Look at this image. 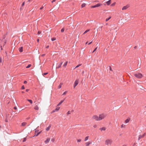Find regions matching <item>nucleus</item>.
<instances>
[{
    "instance_id": "obj_14",
    "label": "nucleus",
    "mask_w": 146,
    "mask_h": 146,
    "mask_svg": "<svg viewBox=\"0 0 146 146\" xmlns=\"http://www.w3.org/2000/svg\"><path fill=\"white\" fill-rule=\"evenodd\" d=\"M130 120V118H128L127 119H126V120H125V123H128V122H129V121Z\"/></svg>"
},
{
    "instance_id": "obj_49",
    "label": "nucleus",
    "mask_w": 146,
    "mask_h": 146,
    "mask_svg": "<svg viewBox=\"0 0 146 146\" xmlns=\"http://www.w3.org/2000/svg\"><path fill=\"white\" fill-rule=\"evenodd\" d=\"M27 81H25L24 82V84H26L27 83Z\"/></svg>"
},
{
    "instance_id": "obj_5",
    "label": "nucleus",
    "mask_w": 146,
    "mask_h": 146,
    "mask_svg": "<svg viewBox=\"0 0 146 146\" xmlns=\"http://www.w3.org/2000/svg\"><path fill=\"white\" fill-rule=\"evenodd\" d=\"M112 141L110 139H107L105 141V144L106 145H108L109 144H111L112 143Z\"/></svg>"
},
{
    "instance_id": "obj_6",
    "label": "nucleus",
    "mask_w": 146,
    "mask_h": 146,
    "mask_svg": "<svg viewBox=\"0 0 146 146\" xmlns=\"http://www.w3.org/2000/svg\"><path fill=\"white\" fill-rule=\"evenodd\" d=\"M93 119H95L96 121H100L99 117L97 115H94L92 117Z\"/></svg>"
},
{
    "instance_id": "obj_39",
    "label": "nucleus",
    "mask_w": 146,
    "mask_h": 146,
    "mask_svg": "<svg viewBox=\"0 0 146 146\" xmlns=\"http://www.w3.org/2000/svg\"><path fill=\"white\" fill-rule=\"evenodd\" d=\"M5 122H8V120H7V117H6V118L5 119Z\"/></svg>"
},
{
    "instance_id": "obj_3",
    "label": "nucleus",
    "mask_w": 146,
    "mask_h": 146,
    "mask_svg": "<svg viewBox=\"0 0 146 146\" xmlns=\"http://www.w3.org/2000/svg\"><path fill=\"white\" fill-rule=\"evenodd\" d=\"M106 116V115L104 113H102L100 114L99 116V118L100 120H101L104 119Z\"/></svg>"
},
{
    "instance_id": "obj_38",
    "label": "nucleus",
    "mask_w": 146,
    "mask_h": 146,
    "mask_svg": "<svg viewBox=\"0 0 146 146\" xmlns=\"http://www.w3.org/2000/svg\"><path fill=\"white\" fill-rule=\"evenodd\" d=\"M71 113V112L70 111H69L67 113V114L68 115H69V114H70Z\"/></svg>"
},
{
    "instance_id": "obj_41",
    "label": "nucleus",
    "mask_w": 146,
    "mask_h": 146,
    "mask_svg": "<svg viewBox=\"0 0 146 146\" xmlns=\"http://www.w3.org/2000/svg\"><path fill=\"white\" fill-rule=\"evenodd\" d=\"M97 47L93 51L92 53H94L97 49Z\"/></svg>"
},
{
    "instance_id": "obj_54",
    "label": "nucleus",
    "mask_w": 146,
    "mask_h": 146,
    "mask_svg": "<svg viewBox=\"0 0 146 146\" xmlns=\"http://www.w3.org/2000/svg\"><path fill=\"white\" fill-rule=\"evenodd\" d=\"M14 108L15 109V110H17V107L16 106H15V107Z\"/></svg>"
},
{
    "instance_id": "obj_15",
    "label": "nucleus",
    "mask_w": 146,
    "mask_h": 146,
    "mask_svg": "<svg viewBox=\"0 0 146 146\" xmlns=\"http://www.w3.org/2000/svg\"><path fill=\"white\" fill-rule=\"evenodd\" d=\"M91 143H92L91 142L89 141L88 142H86L85 144H86V146H88Z\"/></svg>"
},
{
    "instance_id": "obj_44",
    "label": "nucleus",
    "mask_w": 146,
    "mask_h": 146,
    "mask_svg": "<svg viewBox=\"0 0 146 146\" xmlns=\"http://www.w3.org/2000/svg\"><path fill=\"white\" fill-rule=\"evenodd\" d=\"M109 68H110V71H113V70H112V69H111V66H109Z\"/></svg>"
},
{
    "instance_id": "obj_17",
    "label": "nucleus",
    "mask_w": 146,
    "mask_h": 146,
    "mask_svg": "<svg viewBox=\"0 0 146 146\" xmlns=\"http://www.w3.org/2000/svg\"><path fill=\"white\" fill-rule=\"evenodd\" d=\"M143 137V135H140L138 138V140H139L141 138Z\"/></svg>"
},
{
    "instance_id": "obj_31",
    "label": "nucleus",
    "mask_w": 146,
    "mask_h": 146,
    "mask_svg": "<svg viewBox=\"0 0 146 146\" xmlns=\"http://www.w3.org/2000/svg\"><path fill=\"white\" fill-rule=\"evenodd\" d=\"M81 64H79L77 66L74 68V69H75L76 68H77L78 67H79V66H81Z\"/></svg>"
},
{
    "instance_id": "obj_55",
    "label": "nucleus",
    "mask_w": 146,
    "mask_h": 146,
    "mask_svg": "<svg viewBox=\"0 0 146 146\" xmlns=\"http://www.w3.org/2000/svg\"><path fill=\"white\" fill-rule=\"evenodd\" d=\"M43 8V6H42L40 8V10H42V9Z\"/></svg>"
},
{
    "instance_id": "obj_34",
    "label": "nucleus",
    "mask_w": 146,
    "mask_h": 146,
    "mask_svg": "<svg viewBox=\"0 0 146 146\" xmlns=\"http://www.w3.org/2000/svg\"><path fill=\"white\" fill-rule=\"evenodd\" d=\"M67 91H65L62 94V95H65L67 93Z\"/></svg>"
},
{
    "instance_id": "obj_61",
    "label": "nucleus",
    "mask_w": 146,
    "mask_h": 146,
    "mask_svg": "<svg viewBox=\"0 0 146 146\" xmlns=\"http://www.w3.org/2000/svg\"><path fill=\"white\" fill-rule=\"evenodd\" d=\"M37 42H39V39H38L37 40Z\"/></svg>"
},
{
    "instance_id": "obj_53",
    "label": "nucleus",
    "mask_w": 146,
    "mask_h": 146,
    "mask_svg": "<svg viewBox=\"0 0 146 146\" xmlns=\"http://www.w3.org/2000/svg\"><path fill=\"white\" fill-rule=\"evenodd\" d=\"M146 135V133H144L143 134V137H144V136H145V135Z\"/></svg>"
},
{
    "instance_id": "obj_50",
    "label": "nucleus",
    "mask_w": 146,
    "mask_h": 146,
    "mask_svg": "<svg viewBox=\"0 0 146 146\" xmlns=\"http://www.w3.org/2000/svg\"><path fill=\"white\" fill-rule=\"evenodd\" d=\"M61 86L60 85H60H59V86H58V88H61Z\"/></svg>"
},
{
    "instance_id": "obj_19",
    "label": "nucleus",
    "mask_w": 146,
    "mask_h": 146,
    "mask_svg": "<svg viewBox=\"0 0 146 146\" xmlns=\"http://www.w3.org/2000/svg\"><path fill=\"white\" fill-rule=\"evenodd\" d=\"M35 110H38V107L37 106H36L34 108Z\"/></svg>"
},
{
    "instance_id": "obj_16",
    "label": "nucleus",
    "mask_w": 146,
    "mask_h": 146,
    "mask_svg": "<svg viewBox=\"0 0 146 146\" xmlns=\"http://www.w3.org/2000/svg\"><path fill=\"white\" fill-rule=\"evenodd\" d=\"M51 127V126L50 125H49V126L46 128V130L47 131H48L50 129V128Z\"/></svg>"
},
{
    "instance_id": "obj_26",
    "label": "nucleus",
    "mask_w": 146,
    "mask_h": 146,
    "mask_svg": "<svg viewBox=\"0 0 146 146\" xmlns=\"http://www.w3.org/2000/svg\"><path fill=\"white\" fill-rule=\"evenodd\" d=\"M31 64H29L26 67V68H30V67H31Z\"/></svg>"
},
{
    "instance_id": "obj_24",
    "label": "nucleus",
    "mask_w": 146,
    "mask_h": 146,
    "mask_svg": "<svg viewBox=\"0 0 146 146\" xmlns=\"http://www.w3.org/2000/svg\"><path fill=\"white\" fill-rule=\"evenodd\" d=\"M111 18V17H109L108 18H107L106 20V21H108V20H109Z\"/></svg>"
},
{
    "instance_id": "obj_43",
    "label": "nucleus",
    "mask_w": 146,
    "mask_h": 146,
    "mask_svg": "<svg viewBox=\"0 0 146 146\" xmlns=\"http://www.w3.org/2000/svg\"><path fill=\"white\" fill-rule=\"evenodd\" d=\"M125 126V125H124L123 124H122L121 125V127L123 128V127H124Z\"/></svg>"
},
{
    "instance_id": "obj_59",
    "label": "nucleus",
    "mask_w": 146,
    "mask_h": 146,
    "mask_svg": "<svg viewBox=\"0 0 146 146\" xmlns=\"http://www.w3.org/2000/svg\"><path fill=\"white\" fill-rule=\"evenodd\" d=\"M45 54H42V56H45Z\"/></svg>"
},
{
    "instance_id": "obj_1",
    "label": "nucleus",
    "mask_w": 146,
    "mask_h": 146,
    "mask_svg": "<svg viewBox=\"0 0 146 146\" xmlns=\"http://www.w3.org/2000/svg\"><path fill=\"white\" fill-rule=\"evenodd\" d=\"M7 35V33H6L5 34H4L3 36V39L1 40V41L3 42V43H2V45L3 46H4L5 45L6 43L7 40H4L5 39V38L6 36V35Z\"/></svg>"
},
{
    "instance_id": "obj_27",
    "label": "nucleus",
    "mask_w": 146,
    "mask_h": 146,
    "mask_svg": "<svg viewBox=\"0 0 146 146\" xmlns=\"http://www.w3.org/2000/svg\"><path fill=\"white\" fill-rule=\"evenodd\" d=\"M89 31H90V30L89 29H87V30L86 31L84 32V33H83V34H85L86 33H87V32Z\"/></svg>"
},
{
    "instance_id": "obj_36",
    "label": "nucleus",
    "mask_w": 146,
    "mask_h": 146,
    "mask_svg": "<svg viewBox=\"0 0 146 146\" xmlns=\"http://www.w3.org/2000/svg\"><path fill=\"white\" fill-rule=\"evenodd\" d=\"M51 141L52 142H54L55 141V139L54 138L52 139Z\"/></svg>"
},
{
    "instance_id": "obj_9",
    "label": "nucleus",
    "mask_w": 146,
    "mask_h": 146,
    "mask_svg": "<svg viewBox=\"0 0 146 146\" xmlns=\"http://www.w3.org/2000/svg\"><path fill=\"white\" fill-rule=\"evenodd\" d=\"M129 6L128 5H127L125 6H124L122 8V10H124L126 9L127 8H128L129 7Z\"/></svg>"
},
{
    "instance_id": "obj_52",
    "label": "nucleus",
    "mask_w": 146,
    "mask_h": 146,
    "mask_svg": "<svg viewBox=\"0 0 146 146\" xmlns=\"http://www.w3.org/2000/svg\"><path fill=\"white\" fill-rule=\"evenodd\" d=\"M30 90L29 89H27L26 90V92H28L29 90Z\"/></svg>"
},
{
    "instance_id": "obj_21",
    "label": "nucleus",
    "mask_w": 146,
    "mask_h": 146,
    "mask_svg": "<svg viewBox=\"0 0 146 146\" xmlns=\"http://www.w3.org/2000/svg\"><path fill=\"white\" fill-rule=\"evenodd\" d=\"M67 63H68V61H66V62L63 65V67H65L67 65Z\"/></svg>"
},
{
    "instance_id": "obj_37",
    "label": "nucleus",
    "mask_w": 146,
    "mask_h": 146,
    "mask_svg": "<svg viewBox=\"0 0 146 146\" xmlns=\"http://www.w3.org/2000/svg\"><path fill=\"white\" fill-rule=\"evenodd\" d=\"M21 89L22 90H23V89H25V87L24 86V85H23L22 87H21Z\"/></svg>"
},
{
    "instance_id": "obj_58",
    "label": "nucleus",
    "mask_w": 146,
    "mask_h": 146,
    "mask_svg": "<svg viewBox=\"0 0 146 146\" xmlns=\"http://www.w3.org/2000/svg\"><path fill=\"white\" fill-rule=\"evenodd\" d=\"M49 47V46L48 45V46H47L46 47V48H48Z\"/></svg>"
},
{
    "instance_id": "obj_45",
    "label": "nucleus",
    "mask_w": 146,
    "mask_h": 146,
    "mask_svg": "<svg viewBox=\"0 0 146 146\" xmlns=\"http://www.w3.org/2000/svg\"><path fill=\"white\" fill-rule=\"evenodd\" d=\"M56 111V110H55V109L53 110L51 112V113H54V112H55Z\"/></svg>"
},
{
    "instance_id": "obj_4",
    "label": "nucleus",
    "mask_w": 146,
    "mask_h": 146,
    "mask_svg": "<svg viewBox=\"0 0 146 146\" xmlns=\"http://www.w3.org/2000/svg\"><path fill=\"white\" fill-rule=\"evenodd\" d=\"M62 60H61L60 62H58L57 64L56 67V69L58 68L61 67V66L63 62V61Z\"/></svg>"
},
{
    "instance_id": "obj_18",
    "label": "nucleus",
    "mask_w": 146,
    "mask_h": 146,
    "mask_svg": "<svg viewBox=\"0 0 146 146\" xmlns=\"http://www.w3.org/2000/svg\"><path fill=\"white\" fill-rule=\"evenodd\" d=\"M100 130H101V131L104 130L105 131L106 129V128L104 127H103L102 128H100Z\"/></svg>"
},
{
    "instance_id": "obj_42",
    "label": "nucleus",
    "mask_w": 146,
    "mask_h": 146,
    "mask_svg": "<svg viewBox=\"0 0 146 146\" xmlns=\"http://www.w3.org/2000/svg\"><path fill=\"white\" fill-rule=\"evenodd\" d=\"M48 74V72L44 73L43 74V75H46Z\"/></svg>"
},
{
    "instance_id": "obj_13",
    "label": "nucleus",
    "mask_w": 146,
    "mask_h": 146,
    "mask_svg": "<svg viewBox=\"0 0 146 146\" xmlns=\"http://www.w3.org/2000/svg\"><path fill=\"white\" fill-rule=\"evenodd\" d=\"M111 3V0H109L106 2L107 5H109Z\"/></svg>"
},
{
    "instance_id": "obj_35",
    "label": "nucleus",
    "mask_w": 146,
    "mask_h": 146,
    "mask_svg": "<svg viewBox=\"0 0 146 146\" xmlns=\"http://www.w3.org/2000/svg\"><path fill=\"white\" fill-rule=\"evenodd\" d=\"M115 2H114L111 5V6H114L115 5Z\"/></svg>"
},
{
    "instance_id": "obj_7",
    "label": "nucleus",
    "mask_w": 146,
    "mask_h": 146,
    "mask_svg": "<svg viewBox=\"0 0 146 146\" xmlns=\"http://www.w3.org/2000/svg\"><path fill=\"white\" fill-rule=\"evenodd\" d=\"M102 5V4L98 3V4H97L96 5H93V6H91L90 7L91 8H95V7H100V6H101Z\"/></svg>"
},
{
    "instance_id": "obj_28",
    "label": "nucleus",
    "mask_w": 146,
    "mask_h": 146,
    "mask_svg": "<svg viewBox=\"0 0 146 146\" xmlns=\"http://www.w3.org/2000/svg\"><path fill=\"white\" fill-rule=\"evenodd\" d=\"M60 108V107H57L55 109V110H56V111H58Z\"/></svg>"
},
{
    "instance_id": "obj_33",
    "label": "nucleus",
    "mask_w": 146,
    "mask_h": 146,
    "mask_svg": "<svg viewBox=\"0 0 146 146\" xmlns=\"http://www.w3.org/2000/svg\"><path fill=\"white\" fill-rule=\"evenodd\" d=\"M56 39V38H54V37L52 38H51V40L52 41L55 40Z\"/></svg>"
},
{
    "instance_id": "obj_25",
    "label": "nucleus",
    "mask_w": 146,
    "mask_h": 146,
    "mask_svg": "<svg viewBox=\"0 0 146 146\" xmlns=\"http://www.w3.org/2000/svg\"><path fill=\"white\" fill-rule=\"evenodd\" d=\"M89 137V136H87L86 137L84 141H87V140H88V139Z\"/></svg>"
},
{
    "instance_id": "obj_11",
    "label": "nucleus",
    "mask_w": 146,
    "mask_h": 146,
    "mask_svg": "<svg viewBox=\"0 0 146 146\" xmlns=\"http://www.w3.org/2000/svg\"><path fill=\"white\" fill-rule=\"evenodd\" d=\"M19 51L20 52H23V47L22 46L19 48Z\"/></svg>"
},
{
    "instance_id": "obj_22",
    "label": "nucleus",
    "mask_w": 146,
    "mask_h": 146,
    "mask_svg": "<svg viewBox=\"0 0 146 146\" xmlns=\"http://www.w3.org/2000/svg\"><path fill=\"white\" fill-rule=\"evenodd\" d=\"M86 4L85 3H83L82 4V5L81 7L82 8L86 6Z\"/></svg>"
},
{
    "instance_id": "obj_30",
    "label": "nucleus",
    "mask_w": 146,
    "mask_h": 146,
    "mask_svg": "<svg viewBox=\"0 0 146 146\" xmlns=\"http://www.w3.org/2000/svg\"><path fill=\"white\" fill-rule=\"evenodd\" d=\"M27 140L26 137H25L23 139V142H25Z\"/></svg>"
},
{
    "instance_id": "obj_10",
    "label": "nucleus",
    "mask_w": 146,
    "mask_h": 146,
    "mask_svg": "<svg viewBox=\"0 0 146 146\" xmlns=\"http://www.w3.org/2000/svg\"><path fill=\"white\" fill-rule=\"evenodd\" d=\"M50 138H47L46 139V140H45V141H44L45 143L46 144L47 143H48L49 142V141H50Z\"/></svg>"
},
{
    "instance_id": "obj_60",
    "label": "nucleus",
    "mask_w": 146,
    "mask_h": 146,
    "mask_svg": "<svg viewBox=\"0 0 146 146\" xmlns=\"http://www.w3.org/2000/svg\"><path fill=\"white\" fill-rule=\"evenodd\" d=\"M137 47V46H135L134 47V49H136Z\"/></svg>"
},
{
    "instance_id": "obj_46",
    "label": "nucleus",
    "mask_w": 146,
    "mask_h": 146,
    "mask_svg": "<svg viewBox=\"0 0 146 146\" xmlns=\"http://www.w3.org/2000/svg\"><path fill=\"white\" fill-rule=\"evenodd\" d=\"M81 139H78L77 140L78 142H80L81 141Z\"/></svg>"
},
{
    "instance_id": "obj_47",
    "label": "nucleus",
    "mask_w": 146,
    "mask_h": 146,
    "mask_svg": "<svg viewBox=\"0 0 146 146\" xmlns=\"http://www.w3.org/2000/svg\"><path fill=\"white\" fill-rule=\"evenodd\" d=\"M0 62L1 63L2 62V58H1V57H0Z\"/></svg>"
},
{
    "instance_id": "obj_56",
    "label": "nucleus",
    "mask_w": 146,
    "mask_h": 146,
    "mask_svg": "<svg viewBox=\"0 0 146 146\" xmlns=\"http://www.w3.org/2000/svg\"><path fill=\"white\" fill-rule=\"evenodd\" d=\"M56 0H53L52 1V3H53L54 2H55Z\"/></svg>"
},
{
    "instance_id": "obj_40",
    "label": "nucleus",
    "mask_w": 146,
    "mask_h": 146,
    "mask_svg": "<svg viewBox=\"0 0 146 146\" xmlns=\"http://www.w3.org/2000/svg\"><path fill=\"white\" fill-rule=\"evenodd\" d=\"M41 33V32L40 31H38V34L39 35Z\"/></svg>"
},
{
    "instance_id": "obj_32",
    "label": "nucleus",
    "mask_w": 146,
    "mask_h": 146,
    "mask_svg": "<svg viewBox=\"0 0 146 146\" xmlns=\"http://www.w3.org/2000/svg\"><path fill=\"white\" fill-rule=\"evenodd\" d=\"M64 31V28H62L61 30V32L63 33Z\"/></svg>"
},
{
    "instance_id": "obj_62",
    "label": "nucleus",
    "mask_w": 146,
    "mask_h": 146,
    "mask_svg": "<svg viewBox=\"0 0 146 146\" xmlns=\"http://www.w3.org/2000/svg\"><path fill=\"white\" fill-rule=\"evenodd\" d=\"M74 112V110H72V111H71L70 112Z\"/></svg>"
},
{
    "instance_id": "obj_57",
    "label": "nucleus",
    "mask_w": 146,
    "mask_h": 146,
    "mask_svg": "<svg viewBox=\"0 0 146 146\" xmlns=\"http://www.w3.org/2000/svg\"><path fill=\"white\" fill-rule=\"evenodd\" d=\"M92 42V41H91V42H89L88 44L89 45V44H91Z\"/></svg>"
},
{
    "instance_id": "obj_8",
    "label": "nucleus",
    "mask_w": 146,
    "mask_h": 146,
    "mask_svg": "<svg viewBox=\"0 0 146 146\" xmlns=\"http://www.w3.org/2000/svg\"><path fill=\"white\" fill-rule=\"evenodd\" d=\"M78 82L79 79H77L75 80L74 84V88H75L76 86L78 84Z\"/></svg>"
},
{
    "instance_id": "obj_12",
    "label": "nucleus",
    "mask_w": 146,
    "mask_h": 146,
    "mask_svg": "<svg viewBox=\"0 0 146 146\" xmlns=\"http://www.w3.org/2000/svg\"><path fill=\"white\" fill-rule=\"evenodd\" d=\"M64 99L63 100H61L58 104V105H57V106H59L64 101Z\"/></svg>"
},
{
    "instance_id": "obj_29",
    "label": "nucleus",
    "mask_w": 146,
    "mask_h": 146,
    "mask_svg": "<svg viewBox=\"0 0 146 146\" xmlns=\"http://www.w3.org/2000/svg\"><path fill=\"white\" fill-rule=\"evenodd\" d=\"M41 133V131L39 132H38L36 135L35 134V136H37L40 133Z\"/></svg>"
},
{
    "instance_id": "obj_64",
    "label": "nucleus",
    "mask_w": 146,
    "mask_h": 146,
    "mask_svg": "<svg viewBox=\"0 0 146 146\" xmlns=\"http://www.w3.org/2000/svg\"><path fill=\"white\" fill-rule=\"evenodd\" d=\"M32 0H28V2H30L31 1H32Z\"/></svg>"
},
{
    "instance_id": "obj_48",
    "label": "nucleus",
    "mask_w": 146,
    "mask_h": 146,
    "mask_svg": "<svg viewBox=\"0 0 146 146\" xmlns=\"http://www.w3.org/2000/svg\"><path fill=\"white\" fill-rule=\"evenodd\" d=\"M25 3V2H24L22 4V6H23L24 5Z\"/></svg>"
},
{
    "instance_id": "obj_2",
    "label": "nucleus",
    "mask_w": 146,
    "mask_h": 146,
    "mask_svg": "<svg viewBox=\"0 0 146 146\" xmlns=\"http://www.w3.org/2000/svg\"><path fill=\"white\" fill-rule=\"evenodd\" d=\"M134 76L138 78H141L143 77V75L141 73L135 74Z\"/></svg>"
},
{
    "instance_id": "obj_20",
    "label": "nucleus",
    "mask_w": 146,
    "mask_h": 146,
    "mask_svg": "<svg viewBox=\"0 0 146 146\" xmlns=\"http://www.w3.org/2000/svg\"><path fill=\"white\" fill-rule=\"evenodd\" d=\"M26 124H27V123L26 122H23L22 123V125L23 126H24L26 125Z\"/></svg>"
},
{
    "instance_id": "obj_63",
    "label": "nucleus",
    "mask_w": 146,
    "mask_h": 146,
    "mask_svg": "<svg viewBox=\"0 0 146 146\" xmlns=\"http://www.w3.org/2000/svg\"><path fill=\"white\" fill-rule=\"evenodd\" d=\"M22 94H24V93H25V92H24V91H22Z\"/></svg>"
},
{
    "instance_id": "obj_51",
    "label": "nucleus",
    "mask_w": 146,
    "mask_h": 146,
    "mask_svg": "<svg viewBox=\"0 0 146 146\" xmlns=\"http://www.w3.org/2000/svg\"><path fill=\"white\" fill-rule=\"evenodd\" d=\"M97 126L96 125H95L93 126V127L94 128H96L97 127Z\"/></svg>"
},
{
    "instance_id": "obj_23",
    "label": "nucleus",
    "mask_w": 146,
    "mask_h": 146,
    "mask_svg": "<svg viewBox=\"0 0 146 146\" xmlns=\"http://www.w3.org/2000/svg\"><path fill=\"white\" fill-rule=\"evenodd\" d=\"M27 101L29 102L31 104H32L33 103L32 101L31 100L28 99Z\"/></svg>"
}]
</instances>
